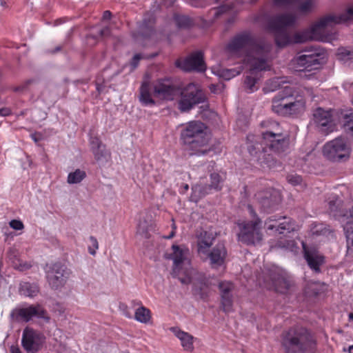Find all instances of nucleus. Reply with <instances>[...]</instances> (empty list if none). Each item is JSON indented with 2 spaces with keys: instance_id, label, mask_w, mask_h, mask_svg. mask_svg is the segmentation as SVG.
I'll return each instance as SVG.
<instances>
[{
  "instance_id": "nucleus-1",
  "label": "nucleus",
  "mask_w": 353,
  "mask_h": 353,
  "mask_svg": "<svg viewBox=\"0 0 353 353\" xmlns=\"http://www.w3.org/2000/svg\"><path fill=\"white\" fill-rule=\"evenodd\" d=\"M270 45L258 43L248 32L237 35L228 44V50L231 54L241 56L245 54L244 64L249 69L244 81L248 92L258 90L256 83L261 77L259 72L270 70Z\"/></svg>"
},
{
  "instance_id": "nucleus-2",
  "label": "nucleus",
  "mask_w": 353,
  "mask_h": 353,
  "mask_svg": "<svg viewBox=\"0 0 353 353\" xmlns=\"http://www.w3.org/2000/svg\"><path fill=\"white\" fill-rule=\"evenodd\" d=\"M296 21V17L292 13L278 14L270 19L268 29L274 33L275 41L279 47L312 41L309 28L296 32L292 35L286 30V28L293 26Z\"/></svg>"
},
{
  "instance_id": "nucleus-3",
  "label": "nucleus",
  "mask_w": 353,
  "mask_h": 353,
  "mask_svg": "<svg viewBox=\"0 0 353 353\" xmlns=\"http://www.w3.org/2000/svg\"><path fill=\"white\" fill-rule=\"evenodd\" d=\"M172 274L183 284L192 283L196 290L201 283V275L191 267L189 250L176 245H172Z\"/></svg>"
},
{
  "instance_id": "nucleus-4",
  "label": "nucleus",
  "mask_w": 353,
  "mask_h": 353,
  "mask_svg": "<svg viewBox=\"0 0 353 353\" xmlns=\"http://www.w3.org/2000/svg\"><path fill=\"white\" fill-rule=\"evenodd\" d=\"M181 139L188 145L192 154H205L208 150V145L210 135L206 126L200 121H190L181 125Z\"/></svg>"
},
{
  "instance_id": "nucleus-5",
  "label": "nucleus",
  "mask_w": 353,
  "mask_h": 353,
  "mask_svg": "<svg viewBox=\"0 0 353 353\" xmlns=\"http://www.w3.org/2000/svg\"><path fill=\"white\" fill-rule=\"evenodd\" d=\"M262 125L267 128V130L262 132L263 143H257L256 145H248L249 153L254 156L258 153H262L261 149L263 152H265L262 145H265L276 152H283L287 145L288 136L283 132L279 124L276 121L268 120L263 121Z\"/></svg>"
},
{
  "instance_id": "nucleus-6",
  "label": "nucleus",
  "mask_w": 353,
  "mask_h": 353,
  "mask_svg": "<svg viewBox=\"0 0 353 353\" xmlns=\"http://www.w3.org/2000/svg\"><path fill=\"white\" fill-rule=\"evenodd\" d=\"M282 345L288 352H307L314 348L315 341L306 328L296 326L283 333Z\"/></svg>"
},
{
  "instance_id": "nucleus-7",
  "label": "nucleus",
  "mask_w": 353,
  "mask_h": 353,
  "mask_svg": "<svg viewBox=\"0 0 353 353\" xmlns=\"http://www.w3.org/2000/svg\"><path fill=\"white\" fill-rule=\"evenodd\" d=\"M291 85L283 87L272 101V110L280 115H289L301 112L305 108V101L302 97H294Z\"/></svg>"
},
{
  "instance_id": "nucleus-8",
  "label": "nucleus",
  "mask_w": 353,
  "mask_h": 353,
  "mask_svg": "<svg viewBox=\"0 0 353 353\" xmlns=\"http://www.w3.org/2000/svg\"><path fill=\"white\" fill-rule=\"evenodd\" d=\"M326 61V52L323 49L310 48L294 57L292 62L296 70L303 71L319 68Z\"/></svg>"
},
{
  "instance_id": "nucleus-9",
  "label": "nucleus",
  "mask_w": 353,
  "mask_h": 353,
  "mask_svg": "<svg viewBox=\"0 0 353 353\" xmlns=\"http://www.w3.org/2000/svg\"><path fill=\"white\" fill-rule=\"evenodd\" d=\"M323 157L332 162H343L349 159L352 148L347 139L339 137L327 141L323 147Z\"/></svg>"
},
{
  "instance_id": "nucleus-10",
  "label": "nucleus",
  "mask_w": 353,
  "mask_h": 353,
  "mask_svg": "<svg viewBox=\"0 0 353 353\" xmlns=\"http://www.w3.org/2000/svg\"><path fill=\"white\" fill-rule=\"evenodd\" d=\"M205 101V95L199 85L191 83L185 86L180 92L178 100V108L181 112H188L196 104Z\"/></svg>"
},
{
  "instance_id": "nucleus-11",
  "label": "nucleus",
  "mask_w": 353,
  "mask_h": 353,
  "mask_svg": "<svg viewBox=\"0 0 353 353\" xmlns=\"http://www.w3.org/2000/svg\"><path fill=\"white\" fill-rule=\"evenodd\" d=\"M239 232L238 239L247 245H256L263 239L261 231V221L259 219L251 221H243L238 223Z\"/></svg>"
},
{
  "instance_id": "nucleus-12",
  "label": "nucleus",
  "mask_w": 353,
  "mask_h": 353,
  "mask_svg": "<svg viewBox=\"0 0 353 353\" xmlns=\"http://www.w3.org/2000/svg\"><path fill=\"white\" fill-rule=\"evenodd\" d=\"M336 24L334 14H329L319 19L308 28L312 41L330 42L334 39V35L330 33V30Z\"/></svg>"
},
{
  "instance_id": "nucleus-13",
  "label": "nucleus",
  "mask_w": 353,
  "mask_h": 353,
  "mask_svg": "<svg viewBox=\"0 0 353 353\" xmlns=\"http://www.w3.org/2000/svg\"><path fill=\"white\" fill-rule=\"evenodd\" d=\"M46 273L50 285L54 289L63 286L69 276L66 268L59 263L47 265Z\"/></svg>"
},
{
  "instance_id": "nucleus-14",
  "label": "nucleus",
  "mask_w": 353,
  "mask_h": 353,
  "mask_svg": "<svg viewBox=\"0 0 353 353\" xmlns=\"http://www.w3.org/2000/svg\"><path fill=\"white\" fill-rule=\"evenodd\" d=\"M225 179L223 173H212L210 175L211 183L209 185L203 186L201 183L196 184L192 187L191 199L196 202L199 199L208 194L212 189L219 190L221 189L222 183Z\"/></svg>"
},
{
  "instance_id": "nucleus-15",
  "label": "nucleus",
  "mask_w": 353,
  "mask_h": 353,
  "mask_svg": "<svg viewBox=\"0 0 353 353\" xmlns=\"http://www.w3.org/2000/svg\"><path fill=\"white\" fill-rule=\"evenodd\" d=\"M154 98L159 100L172 101L178 94V90L168 79H159L152 85Z\"/></svg>"
},
{
  "instance_id": "nucleus-16",
  "label": "nucleus",
  "mask_w": 353,
  "mask_h": 353,
  "mask_svg": "<svg viewBox=\"0 0 353 353\" xmlns=\"http://www.w3.org/2000/svg\"><path fill=\"white\" fill-rule=\"evenodd\" d=\"M44 342L43 336L34 330L26 328L23 332L22 345L28 352L35 353L38 352Z\"/></svg>"
},
{
  "instance_id": "nucleus-17",
  "label": "nucleus",
  "mask_w": 353,
  "mask_h": 353,
  "mask_svg": "<svg viewBox=\"0 0 353 353\" xmlns=\"http://www.w3.org/2000/svg\"><path fill=\"white\" fill-rule=\"evenodd\" d=\"M176 65L185 71H205L206 66L201 52H196L185 58L176 61Z\"/></svg>"
},
{
  "instance_id": "nucleus-18",
  "label": "nucleus",
  "mask_w": 353,
  "mask_h": 353,
  "mask_svg": "<svg viewBox=\"0 0 353 353\" xmlns=\"http://www.w3.org/2000/svg\"><path fill=\"white\" fill-rule=\"evenodd\" d=\"M17 321L28 322L34 317L46 319V312L40 305L17 307L12 312Z\"/></svg>"
},
{
  "instance_id": "nucleus-19",
  "label": "nucleus",
  "mask_w": 353,
  "mask_h": 353,
  "mask_svg": "<svg viewBox=\"0 0 353 353\" xmlns=\"http://www.w3.org/2000/svg\"><path fill=\"white\" fill-rule=\"evenodd\" d=\"M216 236V232L212 228L201 230L196 234L197 252L201 256L208 254L209 249L212 245Z\"/></svg>"
},
{
  "instance_id": "nucleus-20",
  "label": "nucleus",
  "mask_w": 353,
  "mask_h": 353,
  "mask_svg": "<svg viewBox=\"0 0 353 353\" xmlns=\"http://www.w3.org/2000/svg\"><path fill=\"white\" fill-rule=\"evenodd\" d=\"M343 224L347 239V254L353 258V208L345 214H334Z\"/></svg>"
},
{
  "instance_id": "nucleus-21",
  "label": "nucleus",
  "mask_w": 353,
  "mask_h": 353,
  "mask_svg": "<svg viewBox=\"0 0 353 353\" xmlns=\"http://www.w3.org/2000/svg\"><path fill=\"white\" fill-rule=\"evenodd\" d=\"M219 288L221 294V305L224 312L229 313L233 310L232 290L234 285L229 281H221Z\"/></svg>"
},
{
  "instance_id": "nucleus-22",
  "label": "nucleus",
  "mask_w": 353,
  "mask_h": 353,
  "mask_svg": "<svg viewBox=\"0 0 353 353\" xmlns=\"http://www.w3.org/2000/svg\"><path fill=\"white\" fill-rule=\"evenodd\" d=\"M314 121L322 130L332 131V112L321 108H316L313 114Z\"/></svg>"
},
{
  "instance_id": "nucleus-23",
  "label": "nucleus",
  "mask_w": 353,
  "mask_h": 353,
  "mask_svg": "<svg viewBox=\"0 0 353 353\" xmlns=\"http://www.w3.org/2000/svg\"><path fill=\"white\" fill-rule=\"evenodd\" d=\"M265 225L268 230L275 229L280 234L283 233L285 230L288 232L292 231L295 229L294 223H292L289 218L283 217L279 220L272 219V217L265 222Z\"/></svg>"
},
{
  "instance_id": "nucleus-24",
  "label": "nucleus",
  "mask_w": 353,
  "mask_h": 353,
  "mask_svg": "<svg viewBox=\"0 0 353 353\" xmlns=\"http://www.w3.org/2000/svg\"><path fill=\"white\" fill-rule=\"evenodd\" d=\"M273 3L279 8L299 4V10L303 13L312 11L314 7V0H274Z\"/></svg>"
},
{
  "instance_id": "nucleus-25",
  "label": "nucleus",
  "mask_w": 353,
  "mask_h": 353,
  "mask_svg": "<svg viewBox=\"0 0 353 353\" xmlns=\"http://www.w3.org/2000/svg\"><path fill=\"white\" fill-rule=\"evenodd\" d=\"M256 197L264 210L273 208L281 200L279 193L274 190L267 191L265 195L259 192L256 194Z\"/></svg>"
},
{
  "instance_id": "nucleus-26",
  "label": "nucleus",
  "mask_w": 353,
  "mask_h": 353,
  "mask_svg": "<svg viewBox=\"0 0 353 353\" xmlns=\"http://www.w3.org/2000/svg\"><path fill=\"white\" fill-rule=\"evenodd\" d=\"M226 255L227 252L224 245H217L210 253L208 252V254L205 256L209 257L213 268H217L224 265Z\"/></svg>"
},
{
  "instance_id": "nucleus-27",
  "label": "nucleus",
  "mask_w": 353,
  "mask_h": 353,
  "mask_svg": "<svg viewBox=\"0 0 353 353\" xmlns=\"http://www.w3.org/2000/svg\"><path fill=\"white\" fill-rule=\"evenodd\" d=\"M172 332L178 338L183 350L191 352L194 350V337L189 333L181 330L178 327H171Z\"/></svg>"
},
{
  "instance_id": "nucleus-28",
  "label": "nucleus",
  "mask_w": 353,
  "mask_h": 353,
  "mask_svg": "<svg viewBox=\"0 0 353 353\" xmlns=\"http://www.w3.org/2000/svg\"><path fill=\"white\" fill-rule=\"evenodd\" d=\"M305 250V258L311 269L316 272L319 270V266L323 263V257L316 251L307 250L303 243Z\"/></svg>"
},
{
  "instance_id": "nucleus-29",
  "label": "nucleus",
  "mask_w": 353,
  "mask_h": 353,
  "mask_svg": "<svg viewBox=\"0 0 353 353\" xmlns=\"http://www.w3.org/2000/svg\"><path fill=\"white\" fill-rule=\"evenodd\" d=\"M153 97H154L153 91H151L150 85L146 82L143 83L140 88L139 100L141 103L146 106L154 105L155 101Z\"/></svg>"
},
{
  "instance_id": "nucleus-30",
  "label": "nucleus",
  "mask_w": 353,
  "mask_h": 353,
  "mask_svg": "<svg viewBox=\"0 0 353 353\" xmlns=\"http://www.w3.org/2000/svg\"><path fill=\"white\" fill-rule=\"evenodd\" d=\"M152 319L151 311L145 306L141 305L134 312V319L141 323H148Z\"/></svg>"
},
{
  "instance_id": "nucleus-31",
  "label": "nucleus",
  "mask_w": 353,
  "mask_h": 353,
  "mask_svg": "<svg viewBox=\"0 0 353 353\" xmlns=\"http://www.w3.org/2000/svg\"><path fill=\"white\" fill-rule=\"evenodd\" d=\"M326 285L320 282L312 281L308 283L305 288V293L307 296L317 295L326 290Z\"/></svg>"
},
{
  "instance_id": "nucleus-32",
  "label": "nucleus",
  "mask_w": 353,
  "mask_h": 353,
  "mask_svg": "<svg viewBox=\"0 0 353 353\" xmlns=\"http://www.w3.org/2000/svg\"><path fill=\"white\" fill-rule=\"evenodd\" d=\"M212 72L214 74L224 79L229 80L236 75L239 74L241 72V69H223V68H212Z\"/></svg>"
},
{
  "instance_id": "nucleus-33",
  "label": "nucleus",
  "mask_w": 353,
  "mask_h": 353,
  "mask_svg": "<svg viewBox=\"0 0 353 353\" xmlns=\"http://www.w3.org/2000/svg\"><path fill=\"white\" fill-rule=\"evenodd\" d=\"M19 292L26 296L34 297L39 292V288L36 284L24 282L21 283Z\"/></svg>"
},
{
  "instance_id": "nucleus-34",
  "label": "nucleus",
  "mask_w": 353,
  "mask_h": 353,
  "mask_svg": "<svg viewBox=\"0 0 353 353\" xmlns=\"http://www.w3.org/2000/svg\"><path fill=\"white\" fill-rule=\"evenodd\" d=\"M334 15L338 24L353 21V3L348 5L343 13Z\"/></svg>"
},
{
  "instance_id": "nucleus-35",
  "label": "nucleus",
  "mask_w": 353,
  "mask_h": 353,
  "mask_svg": "<svg viewBox=\"0 0 353 353\" xmlns=\"http://www.w3.org/2000/svg\"><path fill=\"white\" fill-rule=\"evenodd\" d=\"M86 176V173L83 170L76 169L74 171L68 174L67 182L69 184H77L81 183Z\"/></svg>"
},
{
  "instance_id": "nucleus-36",
  "label": "nucleus",
  "mask_w": 353,
  "mask_h": 353,
  "mask_svg": "<svg viewBox=\"0 0 353 353\" xmlns=\"http://www.w3.org/2000/svg\"><path fill=\"white\" fill-rule=\"evenodd\" d=\"M285 77H276L270 80L264 88L265 92H272L279 88L282 83H286Z\"/></svg>"
},
{
  "instance_id": "nucleus-37",
  "label": "nucleus",
  "mask_w": 353,
  "mask_h": 353,
  "mask_svg": "<svg viewBox=\"0 0 353 353\" xmlns=\"http://www.w3.org/2000/svg\"><path fill=\"white\" fill-rule=\"evenodd\" d=\"M96 160L100 163H105L110 160V153L105 148V145H103L101 149L94 151L93 153Z\"/></svg>"
},
{
  "instance_id": "nucleus-38",
  "label": "nucleus",
  "mask_w": 353,
  "mask_h": 353,
  "mask_svg": "<svg viewBox=\"0 0 353 353\" xmlns=\"http://www.w3.org/2000/svg\"><path fill=\"white\" fill-rule=\"evenodd\" d=\"M337 59L340 61L346 62L349 60L353 59V51L346 48H339L336 54Z\"/></svg>"
},
{
  "instance_id": "nucleus-39",
  "label": "nucleus",
  "mask_w": 353,
  "mask_h": 353,
  "mask_svg": "<svg viewBox=\"0 0 353 353\" xmlns=\"http://www.w3.org/2000/svg\"><path fill=\"white\" fill-rule=\"evenodd\" d=\"M274 285L277 292L285 293L289 287V283L284 278H281L275 282Z\"/></svg>"
},
{
  "instance_id": "nucleus-40",
  "label": "nucleus",
  "mask_w": 353,
  "mask_h": 353,
  "mask_svg": "<svg viewBox=\"0 0 353 353\" xmlns=\"http://www.w3.org/2000/svg\"><path fill=\"white\" fill-rule=\"evenodd\" d=\"M88 252L94 256L97 253V250L99 249V243L97 239L94 236H90L89 238V245H88Z\"/></svg>"
},
{
  "instance_id": "nucleus-41",
  "label": "nucleus",
  "mask_w": 353,
  "mask_h": 353,
  "mask_svg": "<svg viewBox=\"0 0 353 353\" xmlns=\"http://www.w3.org/2000/svg\"><path fill=\"white\" fill-rule=\"evenodd\" d=\"M137 232L143 237L148 238V224L145 221H139L137 225Z\"/></svg>"
},
{
  "instance_id": "nucleus-42",
  "label": "nucleus",
  "mask_w": 353,
  "mask_h": 353,
  "mask_svg": "<svg viewBox=\"0 0 353 353\" xmlns=\"http://www.w3.org/2000/svg\"><path fill=\"white\" fill-rule=\"evenodd\" d=\"M343 128L345 132L353 137V114L346 118Z\"/></svg>"
},
{
  "instance_id": "nucleus-43",
  "label": "nucleus",
  "mask_w": 353,
  "mask_h": 353,
  "mask_svg": "<svg viewBox=\"0 0 353 353\" xmlns=\"http://www.w3.org/2000/svg\"><path fill=\"white\" fill-rule=\"evenodd\" d=\"M90 143L92 153H94V151L96 152V150L101 149L103 145L97 137H92L90 139Z\"/></svg>"
},
{
  "instance_id": "nucleus-44",
  "label": "nucleus",
  "mask_w": 353,
  "mask_h": 353,
  "mask_svg": "<svg viewBox=\"0 0 353 353\" xmlns=\"http://www.w3.org/2000/svg\"><path fill=\"white\" fill-rule=\"evenodd\" d=\"M175 21L180 27H185L190 25V19L185 16H176Z\"/></svg>"
},
{
  "instance_id": "nucleus-45",
  "label": "nucleus",
  "mask_w": 353,
  "mask_h": 353,
  "mask_svg": "<svg viewBox=\"0 0 353 353\" xmlns=\"http://www.w3.org/2000/svg\"><path fill=\"white\" fill-rule=\"evenodd\" d=\"M287 180L292 185H296L301 183L302 179L297 174H290L287 176Z\"/></svg>"
},
{
  "instance_id": "nucleus-46",
  "label": "nucleus",
  "mask_w": 353,
  "mask_h": 353,
  "mask_svg": "<svg viewBox=\"0 0 353 353\" xmlns=\"http://www.w3.org/2000/svg\"><path fill=\"white\" fill-rule=\"evenodd\" d=\"M9 225H10V228H12V229L16 230H21L24 228V225L22 223V221L20 220H17V219L12 220L9 223Z\"/></svg>"
},
{
  "instance_id": "nucleus-47",
  "label": "nucleus",
  "mask_w": 353,
  "mask_h": 353,
  "mask_svg": "<svg viewBox=\"0 0 353 353\" xmlns=\"http://www.w3.org/2000/svg\"><path fill=\"white\" fill-rule=\"evenodd\" d=\"M31 267V264L26 261H19V265H15V268L19 271H25Z\"/></svg>"
},
{
  "instance_id": "nucleus-48",
  "label": "nucleus",
  "mask_w": 353,
  "mask_h": 353,
  "mask_svg": "<svg viewBox=\"0 0 353 353\" xmlns=\"http://www.w3.org/2000/svg\"><path fill=\"white\" fill-rule=\"evenodd\" d=\"M340 203H341V201L337 198H336L334 200L330 201L329 206H330V211L332 212H335L336 210V208L339 205Z\"/></svg>"
},
{
  "instance_id": "nucleus-49",
  "label": "nucleus",
  "mask_w": 353,
  "mask_h": 353,
  "mask_svg": "<svg viewBox=\"0 0 353 353\" xmlns=\"http://www.w3.org/2000/svg\"><path fill=\"white\" fill-rule=\"evenodd\" d=\"M142 59V57L139 54H135L132 60L131 65L132 68L134 69L138 65L139 61Z\"/></svg>"
},
{
  "instance_id": "nucleus-50",
  "label": "nucleus",
  "mask_w": 353,
  "mask_h": 353,
  "mask_svg": "<svg viewBox=\"0 0 353 353\" xmlns=\"http://www.w3.org/2000/svg\"><path fill=\"white\" fill-rule=\"evenodd\" d=\"M225 11V6H221V7H219V8H214L213 10H212V12L213 13V14L215 16V18H218L219 16L223 13V12Z\"/></svg>"
},
{
  "instance_id": "nucleus-51",
  "label": "nucleus",
  "mask_w": 353,
  "mask_h": 353,
  "mask_svg": "<svg viewBox=\"0 0 353 353\" xmlns=\"http://www.w3.org/2000/svg\"><path fill=\"white\" fill-rule=\"evenodd\" d=\"M279 246L281 248H285L288 249H292L294 246V242L293 241H288L286 243H279Z\"/></svg>"
},
{
  "instance_id": "nucleus-52",
  "label": "nucleus",
  "mask_w": 353,
  "mask_h": 353,
  "mask_svg": "<svg viewBox=\"0 0 353 353\" xmlns=\"http://www.w3.org/2000/svg\"><path fill=\"white\" fill-rule=\"evenodd\" d=\"M317 226L319 227V228H317L314 232H316V233L319 232L320 234H325L326 232L329 230H327L325 228H323V224H319Z\"/></svg>"
},
{
  "instance_id": "nucleus-53",
  "label": "nucleus",
  "mask_w": 353,
  "mask_h": 353,
  "mask_svg": "<svg viewBox=\"0 0 353 353\" xmlns=\"http://www.w3.org/2000/svg\"><path fill=\"white\" fill-rule=\"evenodd\" d=\"M10 113V111L9 109H7V108L0 109V115L2 117L9 115Z\"/></svg>"
},
{
  "instance_id": "nucleus-54",
  "label": "nucleus",
  "mask_w": 353,
  "mask_h": 353,
  "mask_svg": "<svg viewBox=\"0 0 353 353\" xmlns=\"http://www.w3.org/2000/svg\"><path fill=\"white\" fill-rule=\"evenodd\" d=\"M111 17V12L110 11H105L103 14V19L106 20L109 19Z\"/></svg>"
},
{
  "instance_id": "nucleus-55",
  "label": "nucleus",
  "mask_w": 353,
  "mask_h": 353,
  "mask_svg": "<svg viewBox=\"0 0 353 353\" xmlns=\"http://www.w3.org/2000/svg\"><path fill=\"white\" fill-rule=\"evenodd\" d=\"M101 36H107L109 34V29L108 28H104L101 30L100 32Z\"/></svg>"
},
{
  "instance_id": "nucleus-56",
  "label": "nucleus",
  "mask_w": 353,
  "mask_h": 353,
  "mask_svg": "<svg viewBox=\"0 0 353 353\" xmlns=\"http://www.w3.org/2000/svg\"><path fill=\"white\" fill-rule=\"evenodd\" d=\"M175 230H176V226H175L174 223H173L172 224V231L170 233V234L168 236H167L166 238L167 239H170V238L173 237L174 236V234H175Z\"/></svg>"
},
{
  "instance_id": "nucleus-57",
  "label": "nucleus",
  "mask_w": 353,
  "mask_h": 353,
  "mask_svg": "<svg viewBox=\"0 0 353 353\" xmlns=\"http://www.w3.org/2000/svg\"><path fill=\"white\" fill-rule=\"evenodd\" d=\"M11 353H21V350L14 346H12L10 349Z\"/></svg>"
},
{
  "instance_id": "nucleus-58",
  "label": "nucleus",
  "mask_w": 353,
  "mask_h": 353,
  "mask_svg": "<svg viewBox=\"0 0 353 353\" xmlns=\"http://www.w3.org/2000/svg\"><path fill=\"white\" fill-rule=\"evenodd\" d=\"M176 0H165L164 1V4L165 6H170L172 5V3H174V2Z\"/></svg>"
},
{
  "instance_id": "nucleus-59",
  "label": "nucleus",
  "mask_w": 353,
  "mask_h": 353,
  "mask_svg": "<svg viewBox=\"0 0 353 353\" xmlns=\"http://www.w3.org/2000/svg\"><path fill=\"white\" fill-rule=\"evenodd\" d=\"M151 21H152V20H151V19H150V20H149V22L148 23V22H147L146 19H144V21H143V25L144 26L147 27V26H148V23H150V22H151Z\"/></svg>"
},
{
  "instance_id": "nucleus-60",
  "label": "nucleus",
  "mask_w": 353,
  "mask_h": 353,
  "mask_svg": "<svg viewBox=\"0 0 353 353\" xmlns=\"http://www.w3.org/2000/svg\"><path fill=\"white\" fill-rule=\"evenodd\" d=\"M348 352H349V353H353V345H350V346L348 347Z\"/></svg>"
},
{
  "instance_id": "nucleus-61",
  "label": "nucleus",
  "mask_w": 353,
  "mask_h": 353,
  "mask_svg": "<svg viewBox=\"0 0 353 353\" xmlns=\"http://www.w3.org/2000/svg\"><path fill=\"white\" fill-rule=\"evenodd\" d=\"M254 139V136L253 135H250L248 137V141H252Z\"/></svg>"
},
{
  "instance_id": "nucleus-62",
  "label": "nucleus",
  "mask_w": 353,
  "mask_h": 353,
  "mask_svg": "<svg viewBox=\"0 0 353 353\" xmlns=\"http://www.w3.org/2000/svg\"><path fill=\"white\" fill-rule=\"evenodd\" d=\"M0 4L1 6H4L6 5L5 0H0Z\"/></svg>"
},
{
  "instance_id": "nucleus-63",
  "label": "nucleus",
  "mask_w": 353,
  "mask_h": 353,
  "mask_svg": "<svg viewBox=\"0 0 353 353\" xmlns=\"http://www.w3.org/2000/svg\"><path fill=\"white\" fill-rule=\"evenodd\" d=\"M349 319H350V320H353V313H350V314H349Z\"/></svg>"
},
{
  "instance_id": "nucleus-64",
  "label": "nucleus",
  "mask_w": 353,
  "mask_h": 353,
  "mask_svg": "<svg viewBox=\"0 0 353 353\" xmlns=\"http://www.w3.org/2000/svg\"><path fill=\"white\" fill-rule=\"evenodd\" d=\"M125 316H126L127 317H128V318H130V317H131V316H130V315L125 314Z\"/></svg>"
}]
</instances>
